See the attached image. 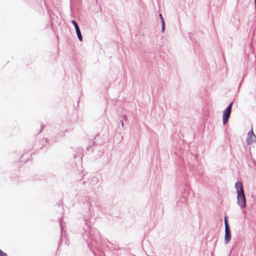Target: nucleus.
Listing matches in <instances>:
<instances>
[{"mask_svg": "<svg viewBox=\"0 0 256 256\" xmlns=\"http://www.w3.org/2000/svg\"><path fill=\"white\" fill-rule=\"evenodd\" d=\"M256 136L254 133L252 128L251 129L250 131L247 134L246 138V144L247 145L249 146L251 144L254 142H256L255 141Z\"/></svg>", "mask_w": 256, "mask_h": 256, "instance_id": "nucleus-4", "label": "nucleus"}, {"mask_svg": "<svg viewBox=\"0 0 256 256\" xmlns=\"http://www.w3.org/2000/svg\"><path fill=\"white\" fill-rule=\"evenodd\" d=\"M254 1H255V4H256V0H254Z\"/></svg>", "mask_w": 256, "mask_h": 256, "instance_id": "nucleus-11", "label": "nucleus"}, {"mask_svg": "<svg viewBox=\"0 0 256 256\" xmlns=\"http://www.w3.org/2000/svg\"><path fill=\"white\" fill-rule=\"evenodd\" d=\"M120 122H121V124H122V126H124V122H122V120H120Z\"/></svg>", "mask_w": 256, "mask_h": 256, "instance_id": "nucleus-10", "label": "nucleus"}, {"mask_svg": "<svg viewBox=\"0 0 256 256\" xmlns=\"http://www.w3.org/2000/svg\"><path fill=\"white\" fill-rule=\"evenodd\" d=\"M60 228H61V230H62V219L60 218Z\"/></svg>", "mask_w": 256, "mask_h": 256, "instance_id": "nucleus-9", "label": "nucleus"}, {"mask_svg": "<svg viewBox=\"0 0 256 256\" xmlns=\"http://www.w3.org/2000/svg\"><path fill=\"white\" fill-rule=\"evenodd\" d=\"M224 226H225V235H224V243L228 244L231 238L230 230L228 225L227 218H224Z\"/></svg>", "mask_w": 256, "mask_h": 256, "instance_id": "nucleus-2", "label": "nucleus"}, {"mask_svg": "<svg viewBox=\"0 0 256 256\" xmlns=\"http://www.w3.org/2000/svg\"><path fill=\"white\" fill-rule=\"evenodd\" d=\"M233 102H232L224 110L222 116L223 124H225L228 120L232 112Z\"/></svg>", "mask_w": 256, "mask_h": 256, "instance_id": "nucleus-3", "label": "nucleus"}, {"mask_svg": "<svg viewBox=\"0 0 256 256\" xmlns=\"http://www.w3.org/2000/svg\"><path fill=\"white\" fill-rule=\"evenodd\" d=\"M159 16L160 18V20H164V18L162 17V14H159Z\"/></svg>", "mask_w": 256, "mask_h": 256, "instance_id": "nucleus-8", "label": "nucleus"}, {"mask_svg": "<svg viewBox=\"0 0 256 256\" xmlns=\"http://www.w3.org/2000/svg\"><path fill=\"white\" fill-rule=\"evenodd\" d=\"M255 141H256V136Z\"/></svg>", "mask_w": 256, "mask_h": 256, "instance_id": "nucleus-12", "label": "nucleus"}, {"mask_svg": "<svg viewBox=\"0 0 256 256\" xmlns=\"http://www.w3.org/2000/svg\"><path fill=\"white\" fill-rule=\"evenodd\" d=\"M235 188L237 192V204L242 208L246 207V198L242 182H237L235 184Z\"/></svg>", "mask_w": 256, "mask_h": 256, "instance_id": "nucleus-1", "label": "nucleus"}, {"mask_svg": "<svg viewBox=\"0 0 256 256\" xmlns=\"http://www.w3.org/2000/svg\"><path fill=\"white\" fill-rule=\"evenodd\" d=\"M162 25V31L164 32V30H165V23H164V20H161Z\"/></svg>", "mask_w": 256, "mask_h": 256, "instance_id": "nucleus-6", "label": "nucleus"}, {"mask_svg": "<svg viewBox=\"0 0 256 256\" xmlns=\"http://www.w3.org/2000/svg\"><path fill=\"white\" fill-rule=\"evenodd\" d=\"M0 256H7V254L0 249Z\"/></svg>", "mask_w": 256, "mask_h": 256, "instance_id": "nucleus-7", "label": "nucleus"}, {"mask_svg": "<svg viewBox=\"0 0 256 256\" xmlns=\"http://www.w3.org/2000/svg\"><path fill=\"white\" fill-rule=\"evenodd\" d=\"M72 23L74 26V28H75L76 31V33L77 34L78 38V40H80V41H82V35L80 28H79L77 22H76V21L72 20Z\"/></svg>", "mask_w": 256, "mask_h": 256, "instance_id": "nucleus-5", "label": "nucleus"}]
</instances>
